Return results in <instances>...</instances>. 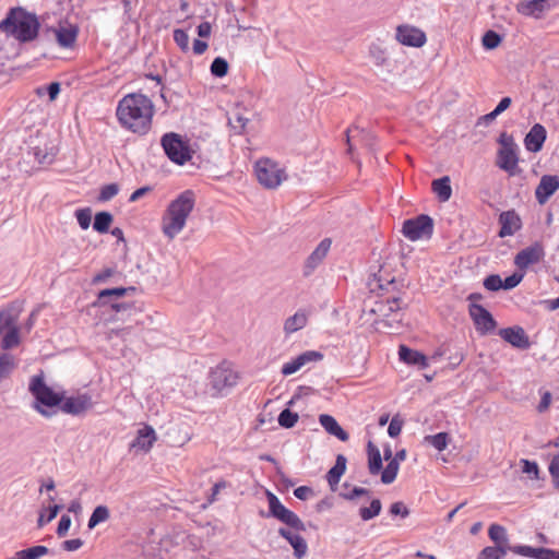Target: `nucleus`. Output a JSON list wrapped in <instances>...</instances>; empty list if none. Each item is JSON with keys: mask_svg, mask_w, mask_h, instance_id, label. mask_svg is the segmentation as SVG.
Segmentation results:
<instances>
[{"mask_svg": "<svg viewBox=\"0 0 559 559\" xmlns=\"http://www.w3.org/2000/svg\"><path fill=\"white\" fill-rule=\"evenodd\" d=\"M116 115L124 128L143 135L151 129L154 105L146 95L131 93L119 102Z\"/></svg>", "mask_w": 559, "mask_h": 559, "instance_id": "obj_1", "label": "nucleus"}, {"mask_svg": "<svg viewBox=\"0 0 559 559\" xmlns=\"http://www.w3.org/2000/svg\"><path fill=\"white\" fill-rule=\"evenodd\" d=\"M378 283L380 289L385 290L391 295L376 300L369 312L378 317V319L374 320L376 324H379L383 329H388L389 333H399L402 329V320L395 318L392 320L390 319L392 314L397 317L399 311L404 307L401 297L394 294L396 282L394 278H391L385 280V283H383L382 277L379 276Z\"/></svg>", "mask_w": 559, "mask_h": 559, "instance_id": "obj_2", "label": "nucleus"}, {"mask_svg": "<svg viewBox=\"0 0 559 559\" xmlns=\"http://www.w3.org/2000/svg\"><path fill=\"white\" fill-rule=\"evenodd\" d=\"M195 205V194L192 190H185L173 200L163 217V233L174 239L186 226V222Z\"/></svg>", "mask_w": 559, "mask_h": 559, "instance_id": "obj_3", "label": "nucleus"}, {"mask_svg": "<svg viewBox=\"0 0 559 559\" xmlns=\"http://www.w3.org/2000/svg\"><path fill=\"white\" fill-rule=\"evenodd\" d=\"M39 26L37 16L21 7L10 9L5 19L0 22V31L21 43L35 39Z\"/></svg>", "mask_w": 559, "mask_h": 559, "instance_id": "obj_4", "label": "nucleus"}, {"mask_svg": "<svg viewBox=\"0 0 559 559\" xmlns=\"http://www.w3.org/2000/svg\"><path fill=\"white\" fill-rule=\"evenodd\" d=\"M28 389L36 400L35 409L41 415L49 416V413L41 406H61L63 401V393H57L50 386H48L41 374L34 376L31 379Z\"/></svg>", "mask_w": 559, "mask_h": 559, "instance_id": "obj_5", "label": "nucleus"}, {"mask_svg": "<svg viewBox=\"0 0 559 559\" xmlns=\"http://www.w3.org/2000/svg\"><path fill=\"white\" fill-rule=\"evenodd\" d=\"M160 144L166 156L177 165H183L192 158L189 144L178 133H165L160 139Z\"/></svg>", "mask_w": 559, "mask_h": 559, "instance_id": "obj_6", "label": "nucleus"}, {"mask_svg": "<svg viewBox=\"0 0 559 559\" xmlns=\"http://www.w3.org/2000/svg\"><path fill=\"white\" fill-rule=\"evenodd\" d=\"M266 499L269 502V514L267 516H272L282 523L286 524L290 528L295 531H306L305 523L300 520V518L287 509L278 499V497L270 490H266Z\"/></svg>", "mask_w": 559, "mask_h": 559, "instance_id": "obj_7", "label": "nucleus"}, {"mask_svg": "<svg viewBox=\"0 0 559 559\" xmlns=\"http://www.w3.org/2000/svg\"><path fill=\"white\" fill-rule=\"evenodd\" d=\"M210 385L215 394H222L237 384L238 373L233 369L228 361H223L210 371Z\"/></svg>", "mask_w": 559, "mask_h": 559, "instance_id": "obj_8", "label": "nucleus"}, {"mask_svg": "<svg viewBox=\"0 0 559 559\" xmlns=\"http://www.w3.org/2000/svg\"><path fill=\"white\" fill-rule=\"evenodd\" d=\"M404 236L412 241L430 238L433 233V219L426 214L406 219L402 229Z\"/></svg>", "mask_w": 559, "mask_h": 559, "instance_id": "obj_9", "label": "nucleus"}, {"mask_svg": "<svg viewBox=\"0 0 559 559\" xmlns=\"http://www.w3.org/2000/svg\"><path fill=\"white\" fill-rule=\"evenodd\" d=\"M255 173L259 182L269 189H274L284 179V171L277 164L270 159H260L255 164Z\"/></svg>", "mask_w": 559, "mask_h": 559, "instance_id": "obj_10", "label": "nucleus"}, {"mask_svg": "<svg viewBox=\"0 0 559 559\" xmlns=\"http://www.w3.org/2000/svg\"><path fill=\"white\" fill-rule=\"evenodd\" d=\"M469 316L474 322L476 331L486 335L491 333L497 328V322L492 314L481 305L478 304H469L468 306Z\"/></svg>", "mask_w": 559, "mask_h": 559, "instance_id": "obj_11", "label": "nucleus"}, {"mask_svg": "<svg viewBox=\"0 0 559 559\" xmlns=\"http://www.w3.org/2000/svg\"><path fill=\"white\" fill-rule=\"evenodd\" d=\"M545 257V250L540 242H534L533 245L522 249L514 257V264L520 270H525L530 265L538 263Z\"/></svg>", "mask_w": 559, "mask_h": 559, "instance_id": "obj_12", "label": "nucleus"}, {"mask_svg": "<svg viewBox=\"0 0 559 559\" xmlns=\"http://www.w3.org/2000/svg\"><path fill=\"white\" fill-rule=\"evenodd\" d=\"M93 407V401L87 393L78 394L75 396L64 397L61 403V411L66 414L80 416Z\"/></svg>", "mask_w": 559, "mask_h": 559, "instance_id": "obj_13", "label": "nucleus"}, {"mask_svg": "<svg viewBox=\"0 0 559 559\" xmlns=\"http://www.w3.org/2000/svg\"><path fill=\"white\" fill-rule=\"evenodd\" d=\"M134 287H116V288H107L103 289L98 294V304L100 306L109 305L116 312L124 311L128 309H134V306L132 304L127 302H111V298H120L124 296L128 292H134Z\"/></svg>", "mask_w": 559, "mask_h": 559, "instance_id": "obj_14", "label": "nucleus"}, {"mask_svg": "<svg viewBox=\"0 0 559 559\" xmlns=\"http://www.w3.org/2000/svg\"><path fill=\"white\" fill-rule=\"evenodd\" d=\"M396 39L402 45L417 48L424 46L427 40L421 29L409 25H401L396 28Z\"/></svg>", "mask_w": 559, "mask_h": 559, "instance_id": "obj_15", "label": "nucleus"}, {"mask_svg": "<svg viewBox=\"0 0 559 559\" xmlns=\"http://www.w3.org/2000/svg\"><path fill=\"white\" fill-rule=\"evenodd\" d=\"M323 358V354L317 350H306L298 355L296 358L286 362L282 367V373L284 376H290L309 362L320 361Z\"/></svg>", "mask_w": 559, "mask_h": 559, "instance_id": "obj_16", "label": "nucleus"}, {"mask_svg": "<svg viewBox=\"0 0 559 559\" xmlns=\"http://www.w3.org/2000/svg\"><path fill=\"white\" fill-rule=\"evenodd\" d=\"M499 335L503 341L519 349H527L531 345L524 329L519 325L501 329Z\"/></svg>", "mask_w": 559, "mask_h": 559, "instance_id": "obj_17", "label": "nucleus"}, {"mask_svg": "<svg viewBox=\"0 0 559 559\" xmlns=\"http://www.w3.org/2000/svg\"><path fill=\"white\" fill-rule=\"evenodd\" d=\"M559 189V177L555 175H544L535 189L537 202L543 205Z\"/></svg>", "mask_w": 559, "mask_h": 559, "instance_id": "obj_18", "label": "nucleus"}, {"mask_svg": "<svg viewBox=\"0 0 559 559\" xmlns=\"http://www.w3.org/2000/svg\"><path fill=\"white\" fill-rule=\"evenodd\" d=\"M331 239L325 238L321 240V242L317 246V248L311 252V254L307 258L304 266V275L309 276L313 273V271L318 267V265L323 261L326 257L330 248H331Z\"/></svg>", "mask_w": 559, "mask_h": 559, "instance_id": "obj_19", "label": "nucleus"}, {"mask_svg": "<svg viewBox=\"0 0 559 559\" xmlns=\"http://www.w3.org/2000/svg\"><path fill=\"white\" fill-rule=\"evenodd\" d=\"M555 0H527L516 5L519 13L525 16L540 17V15L555 5Z\"/></svg>", "mask_w": 559, "mask_h": 559, "instance_id": "obj_20", "label": "nucleus"}, {"mask_svg": "<svg viewBox=\"0 0 559 559\" xmlns=\"http://www.w3.org/2000/svg\"><path fill=\"white\" fill-rule=\"evenodd\" d=\"M547 139L546 128L540 123H535L524 138V145L528 152L537 153L542 151Z\"/></svg>", "mask_w": 559, "mask_h": 559, "instance_id": "obj_21", "label": "nucleus"}, {"mask_svg": "<svg viewBox=\"0 0 559 559\" xmlns=\"http://www.w3.org/2000/svg\"><path fill=\"white\" fill-rule=\"evenodd\" d=\"M519 156L518 148H499L497 154V166L514 176L518 171Z\"/></svg>", "mask_w": 559, "mask_h": 559, "instance_id": "obj_22", "label": "nucleus"}, {"mask_svg": "<svg viewBox=\"0 0 559 559\" xmlns=\"http://www.w3.org/2000/svg\"><path fill=\"white\" fill-rule=\"evenodd\" d=\"M278 535L285 538L294 549V556L297 559H301L308 551V545L306 539L299 534L293 533L290 530L285 527L278 528Z\"/></svg>", "mask_w": 559, "mask_h": 559, "instance_id": "obj_23", "label": "nucleus"}, {"mask_svg": "<svg viewBox=\"0 0 559 559\" xmlns=\"http://www.w3.org/2000/svg\"><path fill=\"white\" fill-rule=\"evenodd\" d=\"M499 223L501 225L499 230L501 238L512 236L521 228V219L513 210L502 212L499 216Z\"/></svg>", "mask_w": 559, "mask_h": 559, "instance_id": "obj_24", "label": "nucleus"}, {"mask_svg": "<svg viewBox=\"0 0 559 559\" xmlns=\"http://www.w3.org/2000/svg\"><path fill=\"white\" fill-rule=\"evenodd\" d=\"M400 360L412 366H417L420 369H426L429 364L427 357L415 349H412L405 345H401L399 348Z\"/></svg>", "mask_w": 559, "mask_h": 559, "instance_id": "obj_25", "label": "nucleus"}, {"mask_svg": "<svg viewBox=\"0 0 559 559\" xmlns=\"http://www.w3.org/2000/svg\"><path fill=\"white\" fill-rule=\"evenodd\" d=\"M57 43L62 48H72L75 45L79 35L78 25L69 24L53 29Z\"/></svg>", "mask_w": 559, "mask_h": 559, "instance_id": "obj_26", "label": "nucleus"}, {"mask_svg": "<svg viewBox=\"0 0 559 559\" xmlns=\"http://www.w3.org/2000/svg\"><path fill=\"white\" fill-rule=\"evenodd\" d=\"M156 440L155 430L151 426H144L138 431L136 438L131 442V449L148 451Z\"/></svg>", "mask_w": 559, "mask_h": 559, "instance_id": "obj_27", "label": "nucleus"}, {"mask_svg": "<svg viewBox=\"0 0 559 559\" xmlns=\"http://www.w3.org/2000/svg\"><path fill=\"white\" fill-rule=\"evenodd\" d=\"M319 423L328 433L336 437L341 441H347L349 439V435L338 425L333 416L321 414L319 416Z\"/></svg>", "mask_w": 559, "mask_h": 559, "instance_id": "obj_28", "label": "nucleus"}, {"mask_svg": "<svg viewBox=\"0 0 559 559\" xmlns=\"http://www.w3.org/2000/svg\"><path fill=\"white\" fill-rule=\"evenodd\" d=\"M308 311L299 309L284 322V332L289 335L304 329L308 322Z\"/></svg>", "mask_w": 559, "mask_h": 559, "instance_id": "obj_29", "label": "nucleus"}, {"mask_svg": "<svg viewBox=\"0 0 559 559\" xmlns=\"http://www.w3.org/2000/svg\"><path fill=\"white\" fill-rule=\"evenodd\" d=\"M347 460L343 454L336 456V461L333 467L326 474V480L331 489L334 490L335 486L340 483L341 477L346 471Z\"/></svg>", "mask_w": 559, "mask_h": 559, "instance_id": "obj_30", "label": "nucleus"}, {"mask_svg": "<svg viewBox=\"0 0 559 559\" xmlns=\"http://www.w3.org/2000/svg\"><path fill=\"white\" fill-rule=\"evenodd\" d=\"M431 189L436 193L440 202H447L451 199L452 188L449 176L435 179L431 183Z\"/></svg>", "mask_w": 559, "mask_h": 559, "instance_id": "obj_31", "label": "nucleus"}, {"mask_svg": "<svg viewBox=\"0 0 559 559\" xmlns=\"http://www.w3.org/2000/svg\"><path fill=\"white\" fill-rule=\"evenodd\" d=\"M10 311L14 316V321L12 324L4 328V330L8 329V332L2 338L1 347L5 350L17 346L20 343L19 329L16 328L17 317L13 310Z\"/></svg>", "mask_w": 559, "mask_h": 559, "instance_id": "obj_32", "label": "nucleus"}, {"mask_svg": "<svg viewBox=\"0 0 559 559\" xmlns=\"http://www.w3.org/2000/svg\"><path fill=\"white\" fill-rule=\"evenodd\" d=\"M368 468L372 475H377L382 469L380 451L371 441L368 442Z\"/></svg>", "mask_w": 559, "mask_h": 559, "instance_id": "obj_33", "label": "nucleus"}, {"mask_svg": "<svg viewBox=\"0 0 559 559\" xmlns=\"http://www.w3.org/2000/svg\"><path fill=\"white\" fill-rule=\"evenodd\" d=\"M112 215L109 212L102 211L96 213L94 217L93 228L99 234H106L109 231L112 223Z\"/></svg>", "mask_w": 559, "mask_h": 559, "instance_id": "obj_34", "label": "nucleus"}, {"mask_svg": "<svg viewBox=\"0 0 559 559\" xmlns=\"http://www.w3.org/2000/svg\"><path fill=\"white\" fill-rule=\"evenodd\" d=\"M382 510L381 500L374 498L370 501L369 507H361L358 511L359 516L362 521H370L373 518L378 516Z\"/></svg>", "mask_w": 559, "mask_h": 559, "instance_id": "obj_35", "label": "nucleus"}, {"mask_svg": "<svg viewBox=\"0 0 559 559\" xmlns=\"http://www.w3.org/2000/svg\"><path fill=\"white\" fill-rule=\"evenodd\" d=\"M344 491L340 492V497L347 501H355L360 496H369L370 490L364 487L350 486L349 484H343Z\"/></svg>", "mask_w": 559, "mask_h": 559, "instance_id": "obj_36", "label": "nucleus"}, {"mask_svg": "<svg viewBox=\"0 0 559 559\" xmlns=\"http://www.w3.org/2000/svg\"><path fill=\"white\" fill-rule=\"evenodd\" d=\"M16 368L14 356L8 353L0 355V380L7 379Z\"/></svg>", "mask_w": 559, "mask_h": 559, "instance_id": "obj_37", "label": "nucleus"}, {"mask_svg": "<svg viewBox=\"0 0 559 559\" xmlns=\"http://www.w3.org/2000/svg\"><path fill=\"white\" fill-rule=\"evenodd\" d=\"M109 519V509L106 506H97L92 515L90 516L87 526L90 530L97 526L99 523Z\"/></svg>", "mask_w": 559, "mask_h": 559, "instance_id": "obj_38", "label": "nucleus"}, {"mask_svg": "<svg viewBox=\"0 0 559 559\" xmlns=\"http://www.w3.org/2000/svg\"><path fill=\"white\" fill-rule=\"evenodd\" d=\"M400 464L396 460H391L381 474V481L385 485L392 484L399 473Z\"/></svg>", "mask_w": 559, "mask_h": 559, "instance_id": "obj_39", "label": "nucleus"}, {"mask_svg": "<svg viewBox=\"0 0 559 559\" xmlns=\"http://www.w3.org/2000/svg\"><path fill=\"white\" fill-rule=\"evenodd\" d=\"M248 122L249 119L243 117L238 111L233 112V115L228 118V124L236 134H241Z\"/></svg>", "mask_w": 559, "mask_h": 559, "instance_id": "obj_40", "label": "nucleus"}, {"mask_svg": "<svg viewBox=\"0 0 559 559\" xmlns=\"http://www.w3.org/2000/svg\"><path fill=\"white\" fill-rule=\"evenodd\" d=\"M425 441L438 451H443L448 445L449 436L447 432H439L433 436H426Z\"/></svg>", "mask_w": 559, "mask_h": 559, "instance_id": "obj_41", "label": "nucleus"}, {"mask_svg": "<svg viewBox=\"0 0 559 559\" xmlns=\"http://www.w3.org/2000/svg\"><path fill=\"white\" fill-rule=\"evenodd\" d=\"M489 538L497 545L506 542L508 537L504 526L499 524H491L488 530Z\"/></svg>", "mask_w": 559, "mask_h": 559, "instance_id": "obj_42", "label": "nucleus"}, {"mask_svg": "<svg viewBox=\"0 0 559 559\" xmlns=\"http://www.w3.org/2000/svg\"><path fill=\"white\" fill-rule=\"evenodd\" d=\"M228 62L222 58L216 57L211 64V73L216 78H224L228 72Z\"/></svg>", "mask_w": 559, "mask_h": 559, "instance_id": "obj_43", "label": "nucleus"}, {"mask_svg": "<svg viewBox=\"0 0 559 559\" xmlns=\"http://www.w3.org/2000/svg\"><path fill=\"white\" fill-rule=\"evenodd\" d=\"M298 414L288 408L283 409L278 415V424L284 428H292L298 421Z\"/></svg>", "mask_w": 559, "mask_h": 559, "instance_id": "obj_44", "label": "nucleus"}, {"mask_svg": "<svg viewBox=\"0 0 559 559\" xmlns=\"http://www.w3.org/2000/svg\"><path fill=\"white\" fill-rule=\"evenodd\" d=\"M504 551L500 547L487 546L479 554L477 559H502Z\"/></svg>", "mask_w": 559, "mask_h": 559, "instance_id": "obj_45", "label": "nucleus"}, {"mask_svg": "<svg viewBox=\"0 0 559 559\" xmlns=\"http://www.w3.org/2000/svg\"><path fill=\"white\" fill-rule=\"evenodd\" d=\"M501 43V37L495 31H487L483 36V46L486 49H495Z\"/></svg>", "mask_w": 559, "mask_h": 559, "instance_id": "obj_46", "label": "nucleus"}, {"mask_svg": "<svg viewBox=\"0 0 559 559\" xmlns=\"http://www.w3.org/2000/svg\"><path fill=\"white\" fill-rule=\"evenodd\" d=\"M522 464V472L527 474L530 478L532 479H538L539 478V467L536 462L530 461L526 459H522L520 461Z\"/></svg>", "mask_w": 559, "mask_h": 559, "instance_id": "obj_47", "label": "nucleus"}, {"mask_svg": "<svg viewBox=\"0 0 559 559\" xmlns=\"http://www.w3.org/2000/svg\"><path fill=\"white\" fill-rule=\"evenodd\" d=\"M75 217L80 227L82 229H87L91 226L92 211L90 207L76 210Z\"/></svg>", "mask_w": 559, "mask_h": 559, "instance_id": "obj_48", "label": "nucleus"}, {"mask_svg": "<svg viewBox=\"0 0 559 559\" xmlns=\"http://www.w3.org/2000/svg\"><path fill=\"white\" fill-rule=\"evenodd\" d=\"M119 192V186L117 183L105 185L99 192L98 201L106 202L111 200Z\"/></svg>", "mask_w": 559, "mask_h": 559, "instance_id": "obj_49", "label": "nucleus"}, {"mask_svg": "<svg viewBox=\"0 0 559 559\" xmlns=\"http://www.w3.org/2000/svg\"><path fill=\"white\" fill-rule=\"evenodd\" d=\"M189 39L186 31L180 28L174 31V40L183 52L189 50Z\"/></svg>", "mask_w": 559, "mask_h": 559, "instance_id": "obj_50", "label": "nucleus"}, {"mask_svg": "<svg viewBox=\"0 0 559 559\" xmlns=\"http://www.w3.org/2000/svg\"><path fill=\"white\" fill-rule=\"evenodd\" d=\"M484 287L489 292L502 289V278L498 274H490L484 280Z\"/></svg>", "mask_w": 559, "mask_h": 559, "instance_id": "obj_51", "label": "nucleus"}, {"mask_svg": "<svg viewBox=\"0 0 559 559\" xmlns=\"http://www.w3.org/2000/svg\"><path fill=\"white\" fill-rule=\"evenodd\" d=\"M524 275L521 273H513L512 275L502 280V289L510 290L516 287L523 280Z\"/></svg>", "mask_w": 559, "mask_h": 559, "instance_id": "obj_52", "label": "nucleus"}, {"mask_svg": "<svg viewBox=\"0 0 559 559\" xmlns=\"http://www.w3.org/2000/svg\"><path fill=\"white\" fill-rule=\"evenodd\" d=\"M60 509H61V506H58V504L50 506L48 508V514H46V519L44 518V514L39 515L38 521H37L38 527H43L45 525V523L52 521L59 513Z\"/></svg>", "mask_w": 559, "mask_h": 559, "instance_id": "obj_53", "label": "nucleus"}, {"mask_svg": "<svg viewBox=\"0 0 559 559\" xmlns=\"http://www.w3.org/2000/svg\"><path fill=\"white\" fill-rule=\"evenodd\" d=\"M549 473L555 487L559 489V453L552 457L549 464Z\"/></svg>", "mask_w": 559, "mask_h": 559, "instance_id": "obj_54", "label": "nucleus"}, {"mask_svg": "<svg viewBox=\"0 0 559 559\" xmlns=\"http://www.w3.org/2000/svg\"><path fill=\"white\" fill-rule=\"evenodd\" d=\"M402 426L403 421L397 416H394L388 427V435L391 438H396L402 431Z\"/></svg>", "mask_w": 559, "mask_h": 559, "instance_id": "obj_55", "label": "nucleus"}, {"mask_svg": "<svg viewBox=\"0 0 559 559\" xmlns=\"http://www.w3.org/2000/svg\"><path fill=\"white\" fill-rule=\"evenodd\" d=\"M498 143L500 144V148H518V145L513 139V136L507 132H502L498 138Z\"/></svg>", "mask_w": 559, "mask_h": 559, "instance_id": "obj_56", "label": "nucleus"}, {"mask_svg": "<svg viewBox=\"0 0 559 559\" xmlns=\"http://www.w3.org/2000/svg\"><path fill=\"white\" fill-rule=\"evenodd\" d=\"M71 526V518L67 514H63L61 518H60V521H59V524H58V527H57V535L59 537H63L67 535L69 528Z\"/></svg>", "mask_w": 559, "mask_h": 559, "instance_id": "obj_57", "label": "nucleus"}, {"mask_svg": "<svg viewBox=\"0 0 559 559\" xmlns=\"http://www.w3.org/2000/svg\"><path fill=\"white\" fill-rule=\"evenodd\" d=\"M390 513L392 515H401L402 518H406L409 515V510L403 502L397 501L391 504Z\"/></svg>", "mask_w": 559, "mask_h": 559, "instance_id": "obj_58", "label": "nucleus"}, {"mask_svg": "<svg viewBox=\"0 0 559 559\" xmlns=\"http://www.w3.org/2000/svg\"><path fill=\"white\" fill-rule=\"evenodd\" d=\"M313 489L309 486H299L294 490V496L299 500H307L313 496Z\"/></svg>", "mask_w": 559, "mask_h": 559, "instance_id": "obj_59", "label": "nucleus"}, {"mask_svg": "<svg viewBox=\"0 0 559 559\" xmlns=\"http://www.w3.org/2000/svg\"><path fill=\"white\" fill-rule=\"evenodd\" d=\"M534 547L526 546V545H515L512 548V552L515 555L524 556V557H534Z\"/></svg>", "mask_w": 559, "mask_h": 559, "instance_id": "obj_60", "label": "nucleus"}, {"mask_svg": "<svg viewBox=\"0 0 559 559\" xmlns=\"http://www.w3.org/2000/svg\"><path fill=\"white\" fill-rule=\"evenodd\" d=\"M370 53L377 66H383L386 62V57L379 47H372Z\"/></svg>", "mask_w": 559, "mask_h": 559, "instance_id": "obj_61", "label": "nucleus"}, {"mask_svg": "<svg viewBox=\"0 0 559 559\" xmlns=\"http://www.w3.org/2000/svg\"><path fill=\"white\" fill-rule=\"evenodd\" d=\"M83 546L81 538L68 539L62 543V548L67 551H75Z\"/></svg>", "mask_w": 559, "mask_h": 559, "instance_id": "obj_62", "label": "nucleus"}, {"mask_svg": "<svg viewBox=\"0 0 559 559\" xmlns=\"http://www.w3.org/2000/svg\"><path fill=\"white\" fill-rule=\"evenodd\" d=\"M14 321V316L11 311H1L0 312V334L3 332L4 328L12 324Z\"/></svg>", "mask_w": 559, "mask_h": 559, "instance_id": "obj_63", "label": "nucleus"}, {"mask_svg": "<svg viewBox=\"0 0 559 559\" xmlns=\"http://www.w3.org/2000/svg\"><path fill=\"white\" fill-rule=\"evenodd\" d=\"M115 273V270L111 267H107L100 273L96 274L93 278L94 283H103L106 282L109 277H111Z\"/></svg>", "mask_w": 559, "mask_h": 559, "instance_id": "obj_64", "label": "nucleus"}]
</instances>
